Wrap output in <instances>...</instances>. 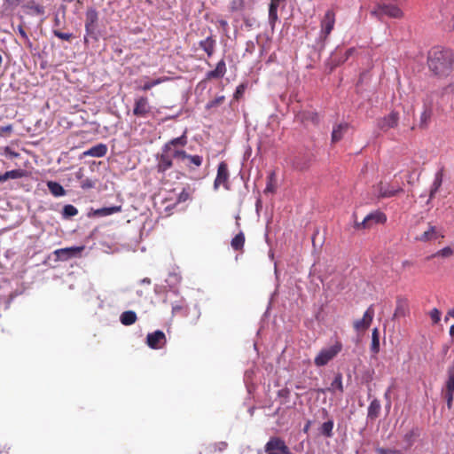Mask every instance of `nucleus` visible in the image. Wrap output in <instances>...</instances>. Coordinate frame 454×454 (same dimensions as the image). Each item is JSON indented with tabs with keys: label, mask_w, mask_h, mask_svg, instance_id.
<instances>
[{
	"label": "nucleus",
	"mask_w": 454,
	"mask_h": 454,
	"mask_svg": "<svg viewBox=\"0 0 454 454\" xmlns=\"http://www.w3.org/2000/svg\"><path fill=\"white\" fill-rule=\"evenodd\" d=\"M54 22H55V26H56V27H59V26L60 21H59V17H58V16H56V17H55V19H54Z\"/></svg>",
	"instance_id": "obj_62"
},
{
	"label": "nucleus",
	"mask_w": 454,
	"mask_h": 454,
	"mask_svg": "<svg viewBox=\"0 0 454 454\" xmlns=\"http://www.w3.org/2000/svg\"><path fill=\"white\" fill-rule=\"evenodd\" d=\"M174 158L180 160H186L185 167L190 170H195L203 163V157L200 155L188 154L183 149H175Z\"/></svg>",
	"instance_id": "obj_6"
},
{
	"label": "nucleus",
	"mask_w": 454,
	"mask_h": 454,
	"mask_svg": "<svg viewBox=\"0 0 454 454\" xmlns=\"http://www.w3.org/2000/svg\"><path fill=\"white\" fill-rule=\"evenodd\" d=\"M168 79V78H167V77H160L157 79L150 80V81H147L146 82H145L138 89L143 91H147V90H150L154 86H157V85L162 83L163 82L167 81Z\"/></svg>",
	"instance_id": "obj_36"
},
{
	"label": "nucleus",
	"mask_w": 454,
	"mask_h": 454,
	"mask_svg": "<svg viewBox=\"0 0 454 454\" xmlns=\"http://www.w3.org/2000/svg\"><path fill=\"white\" fill-rule=\"evenodd\" d=\"M245 90H246V85L245 84L242 83V84L239 85L237 87V89H236V91H235V94H234V98L236 99H239V98H241L243 96Z\"/></svg>",
	"instance_id": "obj_53"
},
{
	"label": "nucleus",
	"mask_w": 454,
	"mask_h": 454,
	"mask_svg": "<svg viewBox=\"0 0 454 454\" xmlns=\"http://www.w3.org/2000/svg\"><path fill=\"white\" fill-rule=\"evenodd\" d=\"M293 166L295 169H298V170H304L306 168H308L309 167V164L307 162H304V163H301L300 161V159L297 157L293 161Z\"/></svg>",
	"instance_id": "obj_50"
},
{
	"label": "nucleus",
	"mask_w": 454,
	"mask_h": 454,
	"mask_svg": "<svg viewBox=\"0 0 454 454\" xmlns=\"http://www.w3.org/2000/svg\"><path fill=\"white\" fill-rule=\"evenodd\" d=\"M438 94L439 100L436 105L437 107H442L454 100V83H450L445 87L442 88L439 91H435Z\"/></svg>",
	"instance_id": "obj_14"
},
{
	"label": "nucleus",
	"mask_w": 454,
	"mask_h": 454,
	"mask_svg": "<svg viewBox=\"0 0 454 454\" xmlns=\"http://www.w3.org/2000/svg\"><path fill=\"white\" fill-rule=\"evenodd\" d=\"M187 137L183 134L181 137L173 138L167 142L163 146H168L169 151L173 152L174 149H182L187 145Z\"/></svg>",
	"instance_id": "obj_25"
},
{
	"label": "nucleus",
	"mask_w": 454,
	"mask_h": 454,
	"mask_svg": "<svg viewBox=\"0 0 454 454\" xmlns=\"http://www.w3.org/2000/svg\"><path fill=\"white\" fill-rule=\"evenodd\" d=\"M442 181H443V173L442 170H440V171L436 172L434 181L432 183V185L430 187L429 198H428L427 203H429L430 200L434 199L436 192L439 191L440 187L442 186Z\"/></svg>",
	"instance_id": "obj_21"
},
{
	"label": "nucleus",
	"mask_w": 454,
	"mask_h": 454,
	"mask_svg": "<svg viewBox=\"0 0 454 454\" xmlns=\"http://www.w3.org/2000/svg\"><path fill=\"white\" fill-rule=\"evenodd\" d=\"M445 390L454 391V359L452 364L448 369V379L445 383Z\"/></svg>",
	"instance_id": "obj_38"
},
{
	"label": "nucleus",
	"mask_w": 454,
	"mask_h": 454,
	"mask_svg": "<svg viewBox=\"0 0 454 454\" xmlns=\"http://www.w3.org/2000/svg\"><path fill=\"white\" fill-rule=\"evenodd\" d=\"M440 237L442 238L443 235L440 233L436 226L433 225L431 223H427L425 230L420 233H416L414 239L417 241L428 242L435 240Z\"/></svg>",
	"instance_id": "obj_10"
},
{
	"label": "nucleus",
	"mask_w": 454,
	"mask_h": 454,
	"mask_svg": "<svg viewBox=\"0 0 454 454\" xmlns=\"http://www.w3.org/2000/svg\"><path fill=\"white\" fill-rule=\"evenodd\" d=\"M445 398H446L447 406L449 409H450L452 406L453 399H454V391L445 390Z\"/></svg>",
	"instance_id": "obj_52"
},
{
	"label": "nucleus",
	"mask_w": 454,
	"mask_h": 454,
	"mask_svg": "<svg viewBox=\"0 0 454 454\" xmlns=\"http://www.w3.org/2000/svg\"><path fill=\"white\" fill-rule=\"evenodd\" d=\"M107 153V146L105 144H98L95 146H92L89 150L83 153L84 156H90L96 158L104 157Z\"/></svg>",
	"instance_id": "obj_22"
},
{
	"label": "nucleus",
	"mask_w": 454,
	"mask_h": 454,
	"mask_svg": "<svg viewBox=\"0 0 454 454\" xmlns=\"http://www.w3.org/2000/svg\"><path fill=\"white\" fill-rule=\"evenodd\" d=\"M371 13L378 18L384 15L392 19H402L403 17V12L401 8L392 4H379Z\"/></svg>",
	"instance_id": "obj_4"
},
{
	"label": "nucleus",
	"mask_w": 454,
	"mask_h": 454,
	"mask_svg": "<svg viewBox=\"0 0 454 454\" xmlns=\"http://www.w3.org/2000/svg\"><path fill=\"white\" fill-rule=\"evenodd\" d=\"M4 153L5 155H9L11 158H17L20 155L18 153L12 151L9 146H5L4 148Z\"/></svg>",
	"instance_id": "obj_54"
},
{
	"label": "nucleus",
	"mask_w": 454,
	"mask_h": 454,
	"mask_svg": "<svg viewBox=\"0 0 454 454\" xmlns=\"http://www.w3.org/2000/svg\"><path fill=\"white\" fill-rule=\"evenodd\" d=\"M200 46L211 57L215 51V40L211 36H207L205 40L200 42Z\"/></svg>",
	"instance_id": "obj_28"
},
{
	"label": "nucleus",
	"mask_w": 454,
	"mask_h": 454,
	"mask_svg": "<svg viewBox=\"0 0 454 454\" xmlns=\"http://www.w3.org/2000/svg\"><path fill=\"white\" fill-rule=\"evenodd\" d=\"M78 214L77 208L73 205H66L62 210V215L64 218H69L76 215Z\"/></svg>",
	"instance_id": "obj_42"
},
{
	"label": "nucleus",
	"mask_w": 454,
	"mask_h": 454,
	"mask_svg": "<svg viewBox=\"0 0 454 454\" xmlns=\"http://www.w3.org/2000/svg\"><path fill=\"white\" fill-rule=\"evenodd\" d=\"M166 335L160 330L150 333L146 336V344L153 349H160L163 348L166 345Z\"/></svg>",
	"instance_id": "obj_11"
},
{
	"label": "nucleus",
	"mask_w": 454,
	"mask_h": 454,
	"mask_svg": "<svg viewBox=\"0 0 454 454\" xmlns=\"http://www.w3.org/2000/svg\"><path fill=\"white\" fill-rule=\"evenodd\" d=\"M98 20V14L96 9L88 8L85 13V31L87 35H94Z\"/></svg>",
	"instance_id": "obj_12"
},
{
	"label": "nucleus",
	"mask_w": 454,
	"mask_h": 454,
	"mask_svg": "<svg viewBox=\"0 0 454 454\" xmlns=\"http://www.w3.org/2000/svg\"><path fill=\"white\" fill-rule=\"evenodd\" d=\"M223 101H224V96H219V97L215 98V99L207 102L206 105V108L211 109V108L216 107V106H220L221 104H223Z\"/></svg>",
	"instance_id": "obj_46"
},
{
	"label": "nucleus",
	"mask_w": 454,
	"mask_h": 454,
	"mask_svg": "<svg viewBox=\"0 0 454 454\" xmlns=\"http://www.w3.org/2000/svg\"><path fill=\"white\" fill-rule=\"evenodd\" d=\"M226 73V65L224 59H221L214 70L207 72V79H219L224 76Z\"/></svg>",
	"instance_id": "obj_20"
},
{
	"label": "nucleus",
	"mask_w": 454,
	"mask_h": 454,
	"mask_svg": "<svg viewBox=\"0 0 454 454\" xmlns=\"http://www.w3.org/2000/svg\"><path fill=\"white\" fill-rule=\"evenodd\" d=\"M27 171L22 168L12 169L6 171L0 175V183L5 182L9 179H19L26 176Z\"/></svg>",
	"instance_id": "obj_24"
},
{
	"label": "nucleus",
	"mask_w": 454,
	"mask_h": 454,
	"mask_svg": "<svg viewBox=\"0 0 454 454\" xmlns=\"http://www.w3.org/2000/svg\"><path fill=\"white\" fill-rule=\"evenodd\" d=\"M219 445H220V447H219L220 450H223L227 447V444L225 442H221Z\"/></svg>",
	"instance_id": "obj_61"
},
{
	"label": "nucleus",
	"mask_w": 454,
	"mask_h": 454,
	"mask_svg": "<svg viewBox=\"0 0 454 454\" xmlns=\"http://www.w3.org/2000/svg\"><path fill=\"white\" fill-rule=\"evenodd\" d=\"M18 32H19L20 35L21 36V38H22L23 40H25V41H26V42H27V43H30V42H29V38H28V36H27V34L26 33V31H25V29H24V27H23V26H22V25H20V26L18 27Z\"/></svg>",
	"instance_id": "obj_55"
},
{
	"label": "nucleus",
	"mask_w": 454,
	"mask_h": 454,
	"mask_svg": "<svg viewBox=\"0 0 454 454\" xmlns=\"http://www.w3.org/2000/svg\"><path fill=\"white\" fill-rule=\"evenodd\" d=\"M231 247L236 251L243 250L245 245V235L243 232L237 234L231 242Z\"/></svg>",
	"instance_id": "obj_33"
},
{
	"label": "nucleus",
	"mask_w": 454,
	"mask_h": 454,
	"mask_svg": "<svg viewBox=\"0 0 454 454\" xmlns=\"http://www.w3.org/2000/svg\"><path fill=\"white\" fill-rule=\"evenodd\" d=\"M277 189V178H276V173L270 172V175L267 176V184L266 188L264 190V192H275Z\"/></svg>",
	"instance_id": "obj_35"
},
{
	"label": "nucleus",
	"mask_w": 454,
	"mask_h": 454,
	"mask_svg": "<svg viewBox=\"0 0 454 454\" xmlns=\"http://www.w3.org/2000/svg\"><path fill=\"white\" fill-rule=\"evenodd\" d=\"M412 263L410 262V261H404L403 262V267H406V266H411Z\"/></svg>",
	"instance_id": "obj_63"
},
{
	"label": "nucleus",
	"mask_w": 454,
	"mask_h": 454,
	"mask_svg": "<svg viewBox=\"0 0 454 454\" xmlns=\"http://www.w3.org/2000/svg\"><path fill=\"white\" fill-rule=\"evenodd\" d=\"M355 51V49L354 48H349L348 50L346 51L345 52V59L344 60H347L349 56H351L353 54V52Z\"/></svg>",
	"instance_id": "obj_58"
},
{
	"label": "nucleus",
	"mask_w": 454,
	"mask_h": 454,
	"mask_svg": "<svg viewBox=\"0 0 454 454\" xmlns=\"http://www.w3.org/2000/svg\"><path fill=\"white\" fill-rule=\"evenodd\" d=\"M348 124L347 122L339 123L333 127L332 132V142H339L348 129Z\"/></svg>",
	"instance_id": "obj_23"
},
{
	"label": "nucleus",
	"mask_w": 454,
	"mask_h": 454,
	"mask_svg": "<svg viewBox=\"0 0 454 454\" xmlns=\"http://www.w3.org/2000/svg\"><path fill=\"white\" fill-rule=\"evenodd\" d=\"M25 13L29 16H43L45 13V8L37 4L35 0H29L22 5Z\"/></svg>",
	"instance_id": "obj_17"
},
{
	"label": "nucleus",
	"mask_w": 454,
	"mask_h": 454,
	"mask_svg": "<svg viewBox=\"0 0 454 454\" xmlns=\"http://www.w3.org/2000/svg\"><path fill=\"white\" fill-rule=\"evenodd\" d=\"M398 114L395 112H391L387 116L379 121L378 126L380 129L387 130L388 129L396 127L398 124Z\"/></svg>",
	"instance_id": "obj_18"
},
{
	"label": "nucleus",
	"mask_w": 454,
	"mask_h": 454,
	"mask_svg": "<svg viewBox=\"0 0 454 454\" xmlns=\"http://www.w3.org/2000/svg\"><path fill=\"white\" fill-rule=\"evenodd\" d=\"M137 319V314L132 310L124 311L120 317L121 323L124 325H131Z\"/></svg>",
	"instance_id": "obj_30"
},
{
	"label": "nucleus",
	"mask_w": 454,
	"mask_h": 454,
	"mask_svg": "<svg viewBox=\"0 0 454 454\" xmlns=\"http://www.w3.org/2000/svg\"><path fill=\"white\" fill-rule=\"evenodd\" d=\"M429 316H430L434 325L438 324L441 320V311L436 308L433 309L429 312Z\"/></svg>",
	"instance_id": "obj_48"
},
{
	"label": "nucleus",
	"mask_w": 454,
	"mask_h": 454,
	"mask_svg": "<svg viewBox=\"0 0 454 454\" xmlns=\"http://www.w3.org/2000/svg\"><path fill=\"white\" fill-rule=\"evenodd\" d=\"M191 197V189L189 187L184 188L183 191L178 195V202H184L188 200Z\"/></svg>",
	"instance_id": "obj_47"
},
{
	"label": "nucleus",
	"mask_w": 454,
	"mask_h": 454,
	"mask_svg": "<svg viewBox=\"0 0 454 454\" xmlns=\"http://www.w3.org/2000/svg\"><path fill=\"white\" fill-rule=\"evenodd\" d=\"M450 335L451 338L454 339V325L450 326Z\"/></svg>",
	"instance_id": "obj_59"
},
{
	"label": "nucleus",
	"mask_w": 454,
	"mask_h": 454,
	"mask_svg": "<svg viewBox=\"0 0 454 454\" xmlns=\"http://www.w3.org/2000/svg\"><path fill=\"white\" fill-rule=\"evenodd\" d=\"M380 410H381V405H380V401L376 398L373 399L368 406L367 419L370 420L376 419L380 416Z\"/></svg>",
	"instance_id": "obj_26"
},
{
	"label": "nucleus",
	"mask_w": 454,
	"mask_h": 454,
	"mask_svg": "<svg viewBox=\"0 0 454 454\" xmlns=\"http://www.w3.org/2000/svg\"><path fill=\"white\" fill-rule=\"evenodd\" d=\"M152 108L148 98L139 96L134 100L133 114L138 118H146L152 113Z\"/></svg>",
	"instance_id": "obj_9"
},
{
	"label": "nucleus",
	"mask_w": 454,
	"mask_h": 454,
	"mask_svg": "<svg viewBox=\"0 0 454 454\" xmlns=\"http://www.w3.org/2000/svg\"><path fill=\"white\" fill-rule=\"evenodd\" d=\"M182 309V307L180 306H174L173 307V313H176L177 310H180Z\"/></svg>",
	"instance_id": "obj_64"
},
{
	"label": "nucleus",
	"mask_w": 454,
	"mask_h": 454,
	"mask_svg": "<svg viewBox=\"0 0 454 454\" xmlns=\"http://www.w3.org/2000/svg\"><path fill=\"white\" fill-rule=\"evenodd\" d=\"M121 206H114V207H102L99 209H97L94 211V215L97 216H106L113 215L114 213L121 212Z\"/></svg>",
	"instance_id": "obj_32"
},
{
	"label": "nucleus",
	"mask_w": 454,
	"mask_h": 454,
	"mask_svg": "<svg viewBox=\"0 0 454 454\" xmlns=\"http://www.w3.org/2000/svg\"><path fill=\"white\" fill-rule=\"evenodd\" d=\"M230 173L228 165L225 161H221L217 167V173L214 181V189L218 190L220 185H223L225 190L231 189L229 183Z\"/></svg>",
	"instance_id": "obj_8"
},
{
	"label": "nucleus",
	"mask_w": 454,
	"mask_h": 454,
	"mask_svg": "<svg viewBox=\"0 0 454 454\" xmlns=\"http://www.w3.org/2000/svg\"><path fill=\"white\" fill-rule=\"evenodd\" d=\"M434 114V109L422 106V112L419 118V127L427 128Z\"/></svg>",
	"instance_id": "obj_27"
},
{
	"label": "nucleus",
	"mask_w": 454,
	"mask_h": 454,
	"mask_svg": "<svg viewBox=\"0 0 454 454\" xmlns=\"http://www.w3.org/2000/svg\"><path fill=\"white\" fill-rule=\"evenodd\" d=\"M371 350L377 354L380 351V338H379V332L377 328H374L372 333V345H371Z\"/></svg>",
	"instance_id": "obj_39"
},
{
	"label": "nucleus",
	"mask_w": 454,
	"mask_h": 454,
	"mask_svg": "<svg viewBox=\"0 0 454 454\" xmlns=\"http://www.w3.org/2000/svg\"><path fill=\"white\" fill-rule=\"evenodd\" d=\"M394 388V384H392L387 390L386 392L384 393V398L387 400V402L388 403L389 405H391V397H390V394H391V391L392 389Z\"/></svg>",
	"instance_id": "obj_56"
},
{
	"label": "nucleus",
	"mask_w": 454,
	"mask_h": 454,
	"mask_svg": "<svg viewBox=\"0 0 454 454\" xmlns=\"http://www.w3.org/2000/svg\"><path fill=\"white\" fill-rule=\"evenodd\" d=\"M439 100L438 94L435 91H432L427 93L422 100L424 106L434 108V106H437L436 103Z\"/></svg>",
	"instance_id": "obj_31"
},
{
	"label": "nucleus",
	"mask_w": 454,
	"mask_h": 454,
	"mask_svg": "<svg viewBox=\"0 0 454 454\" xmlns=\"http://www.w3.org/2000/svg\"><path fill=\"white\" fill-rule=\"evenodd\" d=\"M174 153L169 151L168 146H162L161 153L156 155V170L158 173L164 175L167 170L172 168Z\"/></svg>",
	"instance_id": "obj_3"
},
{
	"label": "nucleus",
	"mask_w": 454,
	"mask_h": 454,
	"mask_svg": "<svg viewBox=\"0 0 454 454\" xmlns=\"http://www.w3.org/2000/svg\"><path fill=\"white\" fill-rule=\"evenodd\" d=\"M47 187H48L49 191L51 192V193L55 197H59V196H63L66 194V191L63 188V186L57 182L48 181Z\"/></svg>",
	"instance_id": "obj_29"
},
{
	"label": "nucleus",
	"mask_w": 454,
	"mask_h": 454,
	"mask_svg": "<svg viewBox=\"0 0 454 454\" xmlns=\"http://www.w3.org/2000/svg\"><path fill=\"white\" fill-rule=\"evenodd\" d=\"M333 420L329 419L322 424L320 427V433L324 436L330 438L333 436Z\"/></svg>",
	"instance_id": "obj_37"
},
{
	"label": "nucleus",
	"mask_w": 454,
	"mask_h": 454,
	"mask_svg": "<svg viewBox=\"0 0 454 454\" xmlns=\"http://www.w3.org/2000/svg\"><path fill=\"white\" fill-rule=\"evenodd\" d=\"M450 317L454 318V309H450L448 310L447 315L445 316L444 320L448 321Z\"/></svg>",
	"instance_id": "obj_57"
},
{
	"label": "nucleus",
	"mask_w": 454,
	"mask_h": 454,
	"mask_svg": "<svg viewBox=\"0 0 454 454\" xmlns=\"http://www.w3.org/2000/svg\"><path fill=\"white\" fill-rule=\"evenodd\" d=\"M419 433L417 428L411 429L403 435V441L407 443L408 447H411L413 445Z\"/></svg>",
	"instance_id": "obj_41"
},
{
	"label": "nucleus",
	"mask_w": 454,
	"mask_h": 454,
	"mask_svg": "<svg viewBox=\"0 0 454 454\" xmlns=\"http://www.w3.org/2000/svg\"><path fill=\"white\" fill-rule=\"evenodd\" d=\"M52 33L53 35L61 39V40H64V41H71L73 38H74V35L72 33H64V32H61L59 29H57V28H53L52 29Z\"/></svg>",
	"instance_id": "obj_44"
},
{
	"label": "nucleus",
	"mask_w": 454,
	"mask_h": 454,
	"mask_svg": "<svg viewBox=\"0 0 454 454\" xmlns=\"http://www.w3.org/2000/svg\"><path fill=\"white\" fill-rule=\"evenodd\" d=\"M341 349L342 344L340 341H336L329 348L321 349L314 359L315 364L318 367L327 364L341 351Z\"/></svg>",
	"instance_id": "obj_2"
},
{
	"label": "nucleus",
	"mask_w": 454,
	"mask_h": 454,
	"mask_svg": "<svg viewBox=\"0 0 454 454\" xmlns=\"http://www.w3.org/2000/svg\"><path fill=\"white\" fill-rule=\"evenodd\" d=\"M329 392L334 393L335 391H339L340 393L343 392V384H342V375L338 373L333 382L331 383L330 387L327 388Z\"/></svg>",
	"instance_id": "obj_34"
},
{
	"label": "nucleus",
	"mask_w": 454,
	"mask_h": 454,
	"mask_svg": "<svg viewBox=\"0 0 454 454\" xmlns=\"http://www.w3.org/2000/svg\"><path fill=\"white\" fill-rule=\"evenodd\" d=\"M302 121H307L314 124H317L319 121V117L316 112H304L302 114Z\"/></svg>",
	"instance_id": "obj_43"
},
{
	"label": "nucleus",
	"mask_w": 454,
	"mask_h": 454,
	"mask_svg": "<svg viewBox=\"0 0 454 454\" xmlns=\"http://www.w3.org/2000/svg\"><path fill=\"white\" fill-rule=\"evenodd\" d=\"M387 222V215L380 211L376 210L367 215L364 219L358 223H355L356 229H371L375 224H383Z\"/></svg>",
	"instance_id": "obj_5"
},
{
	"label": "nucleus",
	"mask_w": 454,
	"mask_h": 454,
	"mask_svg": "<svg viewBox=\"0 0 454 454\" xmlns=\"http://www.w3.org/2000/svg\"><path fill=\"white\" fill-rule=\"evenodd\" d=\"M285 0H270L269 4V23L271 28H274L277 21L278 20V9L281 3Z\"/></svg>",
	"instance_id": "obj_19"
},
{
	"label": "nucleus",
	"mask_w": 454,
	"mask_h": 454,
	"mask_svg": "<svg viewBox=\"0 0 454 454\" xmlns=\"http://www.w3.org/2000/svg\"><path fill=\"white\" fill-rule=\"evenodd\" d=\"M335 24V13L333 10H327L320 22L319 38L325 42L332 33Z\"/></svg>",
	"instance_id": "obj_7"
},
{
	"label": "nucleus",
	"mask_w": 454,
	"mask_h": 454,
	"mask_svg": "<svg viewBox=\"0 0 454 454\" xmlns=\"http://www.w3.org/2000/svg\"><path fill=\"white\" fill-rule=\"evenodd\" d=\"M454 63V51L440 47L434 48L428 56L429 69L437 76H448Z\"/></svg>",
	"instance_id": "obj_1"
},
{
	"label": "nucleus",
	"mask_w": 454,
	"mask_h": 454,
	"mask_svg": "<svg viewBox=\"0 0 454 454\" xmlns=\"http://www.w3.org/2000/svg\"><path fill=\"white\" fill-rule=\"evenodd\" d=\"M239 8V6L237 5V1H233L232 2V5H231V10L232 11H235Z\"/></svg>",
	"instance_id": "obj_60"
},
{
	"label": "nucleus",
	"mask_w": 454,
	"mask_h": 454,
	"mask_svg": "<svg viewBox=\"0 0 454 454\" xmlns=\"http://www.w3.org/2000/svg\"><path fill=\"white\" fill-rule=\"evenodd\" d=\"M373 317L374 309L373 306L371 305L364 312L363 317L361 319L356 320L353 323L354 329L356 332H364L367 330L372 322Z\"/></svg>",
	"instance_id": "obj_13"
},
{
	"label": "nucleus",
	"mask_w": 454,
	"mask_h": 454,
	"mask_svg": "<svg viewBox=\"0 0 454 454\" xmlns=\"http://www.w3.org/2000/svg\"><path fill=\"white\" fill-rule=\"evenodd\" d=\"M13 131V126L11 123H5L0 120V137H9Z\"/></svg>",
	"instance_id": "obj_40"
},
{
	"label": "nucleus",
	"mask_w": 454,
	"mask_h": 454,
	"mask_svg": "<svg viewBox=\"0 0 454 454\" xmlns=\"http://www.w3.org/2000/svg\"><path fill=\"white\" fill-rule=\"evenodd\" d=\"M83 250V247H70L57 249L53 252L56 256V261H67L73 257L78 255Z\"/></svg>",
	"instance_id": "obj_15"
},
{
	"label": "nucleus",
	"mask_w": 454,
	"mask_h": 454,
	"mask_svg": "<svg viewBox=\"0 0 454 454\" xmlns=\"http://www.w3.org/2000/svg\"><path fill=\"white\" fill-rule=\"evenodd\" d=\"M377 454H403L402 450L397 449H387L383 447H377L375 449Z\"/></svg>",
	"instance_id": "obj_45"
},
{
	"label": "nucleus",
	"mask_w": 454,
	"mask_h": 454,
	"mask_svg": "<svg viewBox=\"0 0 454 454\" xmlns=\"http://www.w3.org/2000/svg\"><path fill=\"white\" fill-rule=\"evenodd\" d=\"M375 190L378 193L377 197L379 199L390 198V197L395 196L397 193L403 192L402 188L395 189V188L391 187L389 184H383L382 182L379 183L375 186Z\"/></svg>",
	"instance_id": "obj_16"
},
{
	"label": "nucleus",
	"mask_w": 454,
	"mask_h": 454,
	"mask_svg": "<svg viewBox=\"0 0 454 454\" xmlns=\"http://www.w3.org/2000/svg\"><path fill=\"white\" fill-rule=\"evenodd\" d=\"M452 254L453 250L450 247H446L439 250L433 256L450 257Z\"/></svg>",
	"instance_id": "obj_49"
},
{
	"label": "nucleus",
	"mask_w": 454,
	"mask_h": 454,
	"mask_svg": "<svg viewBox=\"0 0 454 454\" xmlns=\"http://www.w3.org/2000/svg\"><path fill=\"white\" fill-rule=\"evenodd\" d=\"M406 314V308L403 304H398L394 313V317H404Z\"/></svg>",
	"instance_id": "obj_51"
}]
</instances>
